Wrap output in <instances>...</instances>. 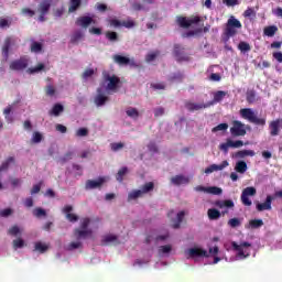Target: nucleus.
<instances>
[{"mask_svg":"<svg viewBox=\"0 0 282 282\" xmlns=\"http://www.w3.org/2000/svg\"><path fill=\"white\" fill-rule=\"evenodd\" d=\"M228 226H230V228H239L241 220L239 218H231L228 220Z\"/></svg>","mask_w":282,"mask_h":282,"instance_id":"51","label":"nucleus"},{"mask_svg":"<svg viewBox=\"0 0 282 282\" xmlns=\"http://www.w3.org/2000/svg\"><path fill=\"white\" fill-rule=\"evenodd\" d=\"M128 169L127 167H121L118 173H117V181L118 182H122V180H124V175L126 173H128Z\"/></svg>","mask_w":282,"mask_h":282,"instance_id":"52","label":"nucleus"},{"mask_svg":"<svg viewBox=\"0 0 282 282\" xmlns=\"http://www.w3.org/2000/svg\"><path fill=\"white\" fill-rule=\"evenodd\" d=\"M229 148H231L230 147V139H228L226 143H220L219 144V149H220V151H224V153H228Z\"/></svg>","mask_w":282,"mask_h":282,"instance_id":"62","label":"nucleus"},{"mask_svg":"<svg viewBox=\"0 0 282 282\" xmlns=\"http://www.w3.org/2000/svg\"><path fill=\"white\" fill-rule=\"evenodd\" d=\"M112 61L120 67H126L127 65H129V67H140V65H138L135 62V58H130L129 56H124L122 54H115L112 56Z\"/></svg>","mask_w":282,"mask_h":282,"instance_id":"6","label":"nucleus"},{"mask_svg":"<svg viewBox=\"0 0 282 282\" xmlns=\"http://www.w3.org/2000/svg\"><path fill=\"white\" fill-rule=\"evenodd\" d=\"M250 242H241L240 245H238L236 241L231 242V247L234 248V250H236V252H238V257L240 259H248V257H250V252H247L245 250V248H250Z\"/></svg>","mask_w":282,"mask_h":282,"instance_id":"11","label":"nucleus"},{"mask_svg":"<svg viewBox=\"0 0 282 282\" xmlns=\"http://www.w3.org/2000/svg\"><path fill=\"white\" fill-rule=\"evenodd\" d=\"M48 249H50V247L43 242L35 243V251L40 252L41 254L47 252Z\"/></svg>","mask_w":282,"mask_h":282,"instance_id":"38","label":"nucleus"},{"mask_svg":"<svg viewBox=\"0 0 282 282\" xmlns=\"http://www.w3.org/2000/svg\"><path fill=\"white\" fill-rule=\"evenodd\" d=\"M76 138H87L89 135V130L87 128H79L75 132Z\"/></svg>","mask_w":282,"mask_h":282,"instance_id":"44","label":"nucleus"},{"mask_svg":"<svg viewBox=\"0 0 282 282\" xmlns=\"http://www.w3.org/2000/svg\"><path fill=\"white\" fill-rule=\"evenodd\" d=\"M186 214L184 212H180L176 216V221L172 225V228L177 229L182 225V221H184V216Z\"/></svg>","mask_w":282,"mask_h":282,"instance_id":"35","label":"nucleus"},{"mask_svg":"<svg viewBox=\"0 0 282 282\" xmlns=\"http://www.w3.org/2000/svg\"><path fill=\"white\" fill-rule=\"evenodd\" d=\"M22 14H24L25 17H34V14H36V12L30 8H23L22 9Z\"/></svg>","mask_w":282,"mask_h":282,"instance_id":"61","label":"nucleus"},{"mask_svg":"<svg viewBox=\"0 0 282 282\" xmlns=\"http://www.w3.org/2000/svg\"><path fill=\"white\" fill-rule=\"evenodd\" d=\"M257 100V91L253 89L247 91V102L249 105H254V101Z\"/></svg>","mask_w":282,"mask_h":282,"instance_id":"31","label":"nucleus"},{"mask_svg":"<svg viewBox=\"0 0 282 282\" xmlns=\"http://www.w3.org/2000/svg\"><path fill=\"white\" fill-rule=\"evenodd\" d=\"M215 206H217V208H235V202L231 199L217 200Z\"/></svg>","mask_w":282,"mask_h":282,"instance_id":"25","label":"nucleus"},{"mask_svg":"<svg viewBox=\"0 0 282 282\" xmlns=\"http://www.w3.org/2000/svg\"><path fill=\"white\" fill-rule=\"evenodd\" d=\"M240 117L243 120H248L251 124H257L258 127H265V118L257 117V113L252 110V108H242L239 111Z\"/></svg>","mask_w":282,"mask_h":282,"instance_id":"2","label":"nucleus"},{"mask_svg":"<svg viewBox=\"0 0 282 282\" xmlns=\"http://www.w3.org/2000/svg\"><path fill=\"white\" fill-rule=\"evenodd\" d=\"M107 102V85L102 84L97 89V96L95 97V105L102 107Z\"/></svg>","mask_w":282,"mask_h":282,"instance_id":"12","label":"nucleus"},{"mask_svg":"<svg viewBox=\"0 0 282 282\" xmlns=\"http://www.w3.org/2000/svg\"><path fill=\"white\" fill-rule=\"evenodd\" d=\"M169 83H182V80H184V73L182 72H176V73H172L169 77H167Z\"/></svg>","mask_w":282,"mask_h":282,"instance_id":"24","label":"nucleus"},{"mask_svg":"<svg viewBox=\"0 0 282 282\" xmlns=\"http://www.w3.org/2000/svg\"><path fill=\"white\" fill-rule=\"evenodd\" d=\"M281 129H282V119H275L269 123L270 135L272 138H275V135H279V133H281Z\"/></svg>","mask_w":282,"mask_h":282,"instance_id":"15","label":"nucleus"},{"mask_svg":"<svg viewBox=\"0 0 282 282\" xmlns=\"http://www.w3.org/2000/svg\"><path fill=\"white\" fill-rule=\"evenodd\" d=\"M210 105H213V102L210 104H195L192 101H185V109L189 110V111H200V109H208V107H210Z\"/></svg>","mask_w":282,"mask_h":282,"instance_id":"17","label":"nucleus"},{"mask_svg":"<svg viewBox=\"0 0 282 282\" xmlns=\"http://www.w3.org/2000/svg\"><path fill=\"white\" fill-rule=\"evenodd\" d=\"M263 226L262 219H251L249 221V228H252V230H257V228H261Z\"/></svg>","mask_w":282,"mask_h":282,"instance_id":"36","label":"nucleus"},{"mask_svg":"<svg viewBox=\"0 0 282 282\" xmlns=\"http://www.w3.org/2000/svg\"><path fill=\"white\" fill-rule=\"evenodd\" d=\"M107 39H108V41H111L112 43H116V41H118V33H116L113 31H108L107 32Z\"/></svg>","mask_w":282,"mask_h":282,"instance_id":"56","label":"nucleus"},{"mask_svg":"<svg viewBox=\"0 0 282 282\" xmlns=\"http://www.w3.org/2000/svg\"><path fill=\"white\" fill-rule=\"evenodd\" d=\"M105 184V177H99L98 180H88L85 184L86 191H94L96 188H102Z\"/></svg>","mask_w":282,"mask_h":282,"instance_id":"16","label":"nucleus"},{"mask_svg":"<svg viewBox=\"0 0 282 282\" xmlns=\"http://www.w3.org/2000/svg\"><path fill=\"white\" fill-rule=\"evenodd\" d=\"M207 193L210 195H221L223 189L217 186L207 187Z\"/></svg>","mask_w":282,"mask_h":282,"instance_id":"49","label":"nucleus"},{"mask_svg":"<svg viewBox=\"0 0 282 282\" xmlns=\"http://www.w3.org/2000/svg\"><path fill=\"white\" fill-rule=\"evenodd\" d=\"M122 149H124V144L122 142L110 143V151L113 153H118V151H122Z\"/></svg>","mask_w":282,"mask_h":282,"instance_id":"39","label":"nucleus"},{"mask_svg":"<svg viewBox=\"0 0 282 282\" xmlns=\"http://www.w3.org/2000/svg\"><path fill=\"white\" fill-rule=\"evenodd\" d=\"M42 69H45V64L43 63L37 64V66L33 68H28V74H39V72H42Z\"/></svg>","mask_w":282,"mask_h":282,"instance_id":"43","label":"nucleus"},{"mask_svg":"<svg viewBox=\"0 0 282 282\" xmlns=\"http://www.w3.org/2000/svg\"><path fill=\"white\" fill-rule=\"evenodd\" d=\"M241 21L231 15L226 23L225 35L230 39L231 36H235L237 34V30H241Z\"/></svg>","mask_w":282,"mask_h":282,"instance_id":"3","label":"nucleus"},{"mask_svg":"<svg viewBox=\"0 0 282 282\" xmlns=\"http://www.w3.org/2000/svg\"><path fill=\"white\" fill-rule=\"evenodd\" d=\"M272 199H274V198L272 196L268 195L263 203H258L256 205L257 212L263 213V210H272Z\"/></svg>","mask_w":282,"mask_h":282,"instance_id":"18","label":"nucleus"},{"mask_svg":"<svg viewBox=\"0 0 282 282\" xmlns=\"http://www.w3.org/2000/svg\"><path fill=\"white\" fill-rule=\"evenodd\" d=\"M74 158V152L69 151L66 152L65 155L59 158V164H65L66 162H69Z\"/></svg>","mask_w":282,"mask_h":282,"instance_id":"41","label":"nucleus"},{"mask_svg":"<svg viewBox=\"0 0 282 282\" xmlns=\"http://www.w3.org/2000/svg\"><path fill=\"white\" fill-rule=\"evenodd\" d=\"M153 188H155V184L153 182L145 183L141 187V189H134L128 195V202H131L132 199H138L139 197L147 195V193H151Z\"/></svg>","mask_w":282,"mask_h":282,"instance_id":"5","label":"nucleus"},{"mask_svg":"<svg viewBox=\"0 0 282 282\" xmlns=\"http://www.w3.org/2000/svg\"><path fill=\"white\" fill-rule=\"evenodd\" d=\"M46 91V96H54V94H56V88H54V86L52 85H47L45 88Z\"/></svg>","mask_w":282,"mask_h":282,"instance_id":"63","label":"nucleus"},{"mask_svg":"<svg viewBox=\"0 0 282 282\" xmlns=\"http://www.w3.org/2000/svg\"><path fill=\"white\" fill-rule=\"evenodd\" d=\"M228 93L224 91V90H218L214 94V102H221V100H224V98H226Z\"/></svg>","mask_w":282,"mask_h":282,"instance_id":"37","label":"nucleus"},{"mask_svg":"<svg viewBox=\"0 0 282 282\" xmlns=\"http://www.w3.org/2000/svg\"><path fill=\"white\" fill-rule=\"evenodd\" d=\"M229 144H230L231 149H239V148L243 147V141H241V140L232 141L229 139Z\"/></svg>","mask_w":282,"mask_h":282,"instance_id":"58","label":"nucleus"},{"mask_svg":"<svg viewBox=\"0 0 282 282\" xmlns=\"http://www.w3.org/2000/svg\"><path fill=\"white\" fill-rule=\"evenodd\" d=\"M126 113L129 118H132L133 120H138V118H140V111H138L135 108H128L126 110Z\"/></svg>","mask_w":282,"mask_h":282,"instance_id":"30","label":"nucleus"},{"mask_svg":"<svg viewBox=\"0 0 282 282\" xmlns=\"http://www.w3.org/2000/svg\"><path fill=\"white\" fill-rule=\"evenodd\" d=\"M11 45H14V40L12 39V36L6 37L4 44L2 46V56H3L4 61H8V58H10Z\"/></svg>","mask_w":282,"mask_h":282,"instance_id":"19","label":"nucleus"},{"mask_svg":"<svg viewBox=\"0 0 282 282\" xmlns=\"http://www.w3.org/2000/svg\"><path fill=\"white\" fill-rule=\"evenodd\" d=\"M52 8V0H42L37 6V12L40 13L39 21L43 23L45 21V17L50 13V9Z\"/></svg>","mask_w":282,"mask_h":282,"instance_id":"9","label":"nucleus"},{"mask_svg":"<svg viewBox=\"0 0 282 282\" xmlns=\"http://www.w3.org/2000/svg\"><path fill=\"white\" fill-rule=\"evenodd\" d=\"M188 254L192 259L195 257H205V258L209 257L208 251H206L202 248H191L188 250Z\"/></svg>","mask_w":282,"mask_h":282,"instance_id":"22","label":"nucleus"},{"mask_svg":"<svg viewBox=\"0 0 282 282\" xmlns=\"http://www.w3.org/2000/svg\"><path fill=\"white\" fill-rule=\"evenodd\" d=\"M8 234L12 237H17L18 235H21V229L19 228V226H13L9 229Z\"/></svg>","mask_w":282,"mask_h":282,"instance_id":"57","label":"nucleus"},{"mask_svg":"<svg viewBox=\"0 0 282 282\" xmlns=\"http://www.w3.org/2000/svg\"><path fill=\"white\" fill-rule=\"evenodd\" d=\"M31 52H33V54H39L40 52H43V44L40 42H32Z\"/></svg>","mask_w":282,"mask_h":282,"instance_id":"34","label":"nucleus"},{"mask_svg":"<svg viewBox=\"0 0 282 282\" xmlns=\"http://www.w3.org/2000/svg\"><path fill=\"white\" fill-rule=\"evenodd\" d=\"M96 74V70L94 68H86L84 73L82 74V78L84 80H87V78H91Z\"/></svg>","mask_w":282,"mask_h":282,"instance_id":"45","label":"nucleus"},{"mask_svg":"<svg viewBox=\"0 0 282 282\" xmlns=\"http://www.w3.org/2000/svg\"><path fill=\"white\" fill-rule=\"evenodd\" d=\"M238 50L246 54V52H250L251 47H250V44L248 42H240L238 44Z\"/></svg>","mask_w":282,"mask_h":282,"instance_id":"47","label":"nucleus"},{"mask_svg":"<svg viewBox=\"0 0 282 282\" xmlns=\"http://www.w3.org/2000/svg\"><path fill=\"white\" fill-rule=\"evenodd\" d=\"M78 248H83V242L80 241H73L67 246V250L72 251V250H78Z\"/></svg>","mask_w":282,"mask_h":282,"instance_id":"50","label":"nucleus"},{"mask_svg":"<svg viewBox=\"0 0 282 282\" xmlns=\"http://www.w3.org/2000/svg\"><path fill=\"white\" fill-rule=\"evenodd\" d=\"M65 111V108L63 107V105L61 104H55L52 108V110L50 111V116H55L58 117L61 116V113H63Z\"/></svg>","mask_w":282,"mask_h":282,"instance_id":"29","label":"nucleus"},{"mask_svg":"<svg viewBox=\"0 0 282 282\" xmlns=\"http://www.w3.org/2000/svg\"><path fill=\"white\" fill-rule=\"evenodd\" d=\"M174 56L178 63L191 61V56L184 52V47L180 44L174 45Z\"/></svg>","mask_w":282,"mask_h":282,"instance_id":"14","label":"nucleus"},{"mask_svg":"<svg viewBox=\"0 0 282 282\" xmlns=\"http://www.w3.org/2000/svg\"><path fill=\"white\" fill-rule=\"evenodd\" d=\"M107 243H120V241H118V236L108 235L107 236Z\"/></svg>","mask_w":282,"mask_h":282,"instance_id":"64","label":"nucleus"},{"mask_svg":"<svg viewBox=\"0 0 282 282\" xmlns=\"http://www.w3.org/2000/svg\"><path fill=\"white\" fill-rule=\"evenodd\" d=\"M227 166H229L228 161H223L221 164L219 165L212 164L208 167H206L205 173L206 175H210V173H215V171H224V169H226Z\"/></svg>","mask_w":282,"mask_h":282,"instance_id":"20","label":"nucleus"},{"mask_svg":"<svg viewBox=\"0 0 282 282\" xmlns=\"http://www.w3.org/2000/svg\"><path fill=\"white\" fill-rule=\"evenodd\" d=\"M236 155H237V158H241V159L247 158L248 155L250 158H252V156H254V151H252V150H241V151H238Z\"/></svg>","mask_w":282,"mask_h":282,"instance_id":"40","label":"nucleus"},{"mask_svg":"<svg viewBox=\"0 0 282 282\" xmlns=\"http://www.w3.org/2000/svg\"><path fill=\"white\" fill-rule=\"evenodd\" d=\"M91 224V218L85 217L80 219L79 227L74 229V237L78 241L80 239H91L94 237V230L89 228V225Z\"/></svg>","mask_w":282,"mask_h":282,"instance_id":"1","label":"nucleus"},{"mask_svg":"<svg viewBox=\"0 0 282 282\" xmlns=\"http://www.w3.org/2000/svg\"><path fill=\"white\" fill-rule=\"evenodd\" d=\"M94 23V19L91 17H80L76 20V25H78L79 28H89V25H91Z\"/></svg>","mask_w":282,"mask_h":282,"instance_id":"21","label":"nucleus"},{"mask_svg":"<svg viewBox=\"0 0 282 282\" xmlns=\"http://www.w3.org/2000/svg\"><path fill=\"white\" fill-rule=\"evenodd\" d=\"M12 25V22H10L8 19L0 18V28L3 30L6 28H10Z\"/></svg>","mask_w":282,"mask_h":282,"instance_id":"60","label":"nucleus"},{"mask_svg":"<svg viewBox=\"0 0 282 282\" xmlns=\"http://www.w3.org/2000/svg\"><path fill=\"white\" fill-rule=\"evenodd\" d=\"M107 94H118L122 87V80L116 75H107Z\"/></svg>","mask_w":282,"mask_h":282,"instance_id":"4","label":"nucleus"},{"mask_svg":"<svg viewBox=\"0 0 282 282\" xmlns=\"http://www.w3.org/2000/svg\"><path fill=\"white\" fill-rule=\"evenodd\" d=\"M230 133L235 138H239V137L246 135V124H243L239 120H235L232 122V127L230 128Z\"/></svg>","mask_w":282,"mask_h":282,"instance_id":"13","label":"nucleus"},{"mask_svg":"<svg viewBox=\"0 0 282 282\" xmlns=\"http://www.w3.org/2000/svg\"><path fill=\"white\" fill-rule=\"evenodd\" d=\"M218 131H228V123H220L212 129V133H217Z\"/></svg>","mask_w":282,"mask_h":282,"instance_id":"48","label":"nucleus"},{"mask_svg":"<svg viewBox=\"0 0 282 282\" xmlns=\"http://www.w3.org/2000/svg\"><path fill=\"white\" fill-rule=\"evenodd\" d=\"M159 54H160V51H154V52L149 53L145 56L147 63H153V61L158 58Z\"/></svg>","mask_w":282,"mask_h":282,"instance_id":"46","label":"nucleus"},{"mask_svg":"<svg viewBox=\"0 0 282 282\" xmlns=\"http://www.w3.org/2000/svg\"><path fill=\"white\" fill-rule=\"evenodd\" d=\"M235 171L243 175L248 171V163L246 161H238L235 166Z\"/></svg>","mask_w":282,"mask_h":282,"instance_id":"27","label":"nucleus"},{"mask_svg":"<svg viewBox=\"0 0 282 282\" xmlns=\"http://www.w3.org/2000/svg\"><path fill=\"white\" fill-rule=\"evenodd\" d=\"M174 186H182V184H188L191 180L184 175H175L171 178Z\"/></svg>","mask_w":282,"mask_h":282,"instance_id":"23","label":"nucleus"},{"mask_svg":"<svg viewBox=\"0 0 282 282\" xmlns=\"http://www.w3.org/2000/svg\"><path fill=\"white\" fill-rule=\"evenodd\" d=\"M207 215H208V219H210L212 221H215L219 219V217H221V212L215 208H209L207 210Z\"/></svg>","mask_w":282,"mask_h":282,"instance_id":"28","label":"nucleus"},{"mask_svg":"<svg viewBox=\"0 0 282 282\" xmlns=\"http://www.w3.org/2000/svg\"><path fill=\"white\" fill-rule=\"evenodd\" d=\"M85 37V33H83V31L78 30L75 31L72 36H70V43H80V41H83V39Z\"/></svg>","mask_w":282,"mask_h":282,"instance_id":"26","label":"nucleus"},{"mask_svg":"<svg viewBox=\"0 0 282 282\" xmlns=\"http://www.w3.org/2000/svg\"><path fill=\"white\" fill-rule=\"evenodd\" d=\"M28 65H30V59L22 56L19 59L12 61L9 65V69L12 72H23V69H28Z\"/></svg>","mask_w":282,"mask_h":282,"instance_id":"8","label":"nucleus"},{"mask_svg":"<svg viewBox=\"0 0 282 282\" xmlns=\"http://www.w3.org/2000/svg\"><path fill=\"white\" fill-rule=\"evenodd\" d=\"M33 215L35 217H45L47 215V212H45V209L37 207L33 210Z\"/></svg>","mask_w":282,"mask_h":282,"instance_id":"55","label":"nucleus"},{"mask_svg":"<svg viewBox=\"0 0 282 282\" xmlns=\"http://www.w3.org/2000/svg\"><path fill=\"white\" fill-rule=\"evenodd\" d=\"M42 141H43V134H41V132H34L32 138L33 144H39Z\"/></svg>","mask_w":282,"mask_h":282,"instance_id":"54","label":"nucleus"},{"mask_svg":"<svg viewBox=\"0 0 282 282\" xmlns=\"http://www.w3.org/2000/svg\"><path fill=\"white\" fill-rule=\"evenodd\" d=\"M80 8V0H70L68 12H76Z\"/></svg>","mask_w":282,"mask_h":282,"instance_id":"42","label":"nucleus"},{"mask_svg":"<svg viewBox=\"0 0 282 282\" xmlns=\"http://www.w3.org/2000/svg\"><path fill=\"white\" fill-rule=\"evenodd\" d=\"M202 21V18L198 15H192L189 18L178 15L176 18V23L180 25V28H183L184 30H188L191 25H197Z\"/></svg>","mask_w":282,"mask_h":282,"instance_id":"7","label":"nucleus"},{"mask_svg":"<svg viewBox=\"0 0 282 282\" xmlns=\"http://www.w3.org/2000/svg\"><path fill=\"white\" fill-rule=\"evenodd\" d=\"M257 195V188L250 186L246 187L241 193V202L243 206H252V200H250V197H254Z\"/></svg>","mask_w":282,"mask_h":282,"instance_id":"10","label":"nucleus"},{"mask_svg":"<svg viewBox=\"0 0 282 282\" xmlns=\"http://www.w3.org/2000/svg\"><path fill=\"white\" fill-rule=\"evenodd\" d=\"M10 164H14V156H9L0 166V173L1 171H8L10 169Z\"/></svg>","mask_w":282,"mask_h":282,"instance_id":"33","label":"nucleus"},{"mask_svg":"<svg viewBox=\"0 0 282 282\" xmlns=\"http://www.w3.org/2000/svg\"><path fill=\"white\" fill-rule=\"evenodd\" d=\"M264 35L265 36H274V34H276V32H279V28H276L275 25H270L264 28Z\"/></svg>","mask_w":282,"mask_h":282,"instance_id":"32","label":"nucleus"},{"mask_svg":"<svg viewBox=\"0 0 282 282\" xmlns=\"http://www.w3.org/2000/svg\"><path fill=\"white\" fill-rule=\"evenodd\" d=\"M121 25L130 30L131 28H135V22L133 20H124L121 22Z\"/></svg>","mask_w":282,"mask_h":282,"instance_id":"59","label":"nucleus"},{"mask_svg":"<svg viewBox=\"0 0 282 282\" xmlns=\"http://www.w3.org/2000/svg\"><path fill=\"white\" fill-rule=\"evenodd\" d=\"M12 243H13L14 250H19V248H23V246H25V241L21 238L13 240Z\"/></svg>","mask_w":282,"mask_h":282,"instance_id":"53","label":"nucleus"}]
</instances>
